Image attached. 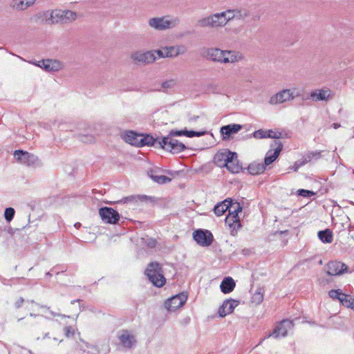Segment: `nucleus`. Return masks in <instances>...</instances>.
I'll return each mask as SVG.
<instances>
[{
	"label": "nucleus",
	"mask_w": 354,
	"mask_h": 354,
	"mask_svg": "<svg viewBox=\"0 0 354 354\" xmlns=\"http://www.w3.org/2000/svg\"><path fill=\"white\" fill-rule=\"evenodd\" d=\"M39 17H44L48 24H66L72 23L77 18L75 12L69 10L55 9L47 10L39 13Z\"/></svg>",
	"instance_id": "f257e3e1"
},
{
	"label": "nucleus",
	"mask_w": 354,
	"mask_h": 354,
	"mask_svg": "<svg viewBox=\"0 0 354 354\" xmlns=\"http://www.w3.org/2000/svg\"><path fill=\"white\" fill-rule=\"evenodd\" d=\"M149 26L156 30H166L178 26L180 19L178 17L165 15L163 17H153L148 21Z\"/></svg>",
	"instance_id": "f03ea898"
},
{
	"label": "nucleus",
	"mask_w": 354,
	"mask_h": 354,
	"mask_svg": "<svg viewBox=\"0 0 354 354\" xmlns=\"http://www.w3.org/2000/svg\"><path fill=\"white\" fill-rule=\"evenodd\" d=\"M145 274L149 280L156 287H162L166 279L162 274L160 265L157 262L150 263L145 270Z\"/></svg>",
	"instance_id": "7ed1b4c3"
},
{
	"label": "nucleus",
	"mask_w": 354,
	"mask_h": 354,
	"mask_svg": "<svg viewBox=\"0 0 354 354\" xmlns=\"http://www.w3.org/2000/svg\"><path fill=\"white\" fill-rule=\"evenodd\" d=\"M222 12L215 13L197 21V26L201 28H217L226 25V21Z\"/></svg>",
	"instance_id": "20e7f679"
},
{
	"label": "nucleus",
	"mask_w": 354,
	"mask_h": 354,
	"mask_svg": "<svg viewBox=\"0 0 354 354\" xmlns=\"http://www.w3.org/2000/svg\"><path fill=\"white\" fill-rule=\"evenodd\" d=\"M158 147L171 153H178L186 149L185 145L183 142L167 136L162 137L160 140H158Z\"/></svg>",
	"instance_id": "39448f33"
},
{
	"label": "nucleus",
	"mask_w": 354,
	"mask_h": 354,
	"mask_svg": "<svg viewBox=\"0 0 354 354\" xmlns=\"http://www.w3.org/2000/svg\"><path fill=\"white\" fill-rule=\"evenodd\" d=\"M14 156L17 161L27 166L37 167L40 165V160L38 157L28 151L18 149L15 151Z\"/></svg>",
	"instance_id": "423d86ee"
},
{
	"label": "nucleus",
	"mask_w": 354,
	"mask_h": 354,
	"mask_svg": "<svg viewBox=\"0 0 354 354\" xmlns=\"http://www.w3.org/2000/svg\"><path fill=\"white\" fill-rule=\"evenodd\" d=\"M329 276H339L348 272V266L339 261H330L325 267Z\"/></svg>",
	"instance_id": "0eeeda50"
},
{
	"label": "nucleus",
	"mask_w": 354,
	"mask_h": 354,
	"mask_svg": "<svg viewBox=\"0 0 354 354\" xmlns=\"http://www.w3.org/2000/svg\"><path fill=\"white\" fill-rule=\"evenodd\" d=\"M99 214L102 220L109 224H116L120 219L119 213L114 209L109 207H101Z\"/></svg>",
	"instance_id": "6e6552de"
},
{
	"label": "nucleus",
	"mask_w": 354,
	"mask_h": 354,
	"mask_svg": "<svg viewBox=\"0 0 354 354\" xmlns=\"http://www.w3.org/2000/svg\"><path fill=\"white\" fill-rule=\"evenodd\" d=\"M187 299V295L184 293H179L169 299L165 303V306L169 311H175L183 306Z\"/></svg>",
	"instance_id": "1a4fd4ad"
},
{
	"label": "nucleus",
	"mask_w": 354,
	"mask_h": 354,
	"mask_svg": "<svg viewBox=\"0 0 354 354\" xmlns=\"http://www.w3.org/2000/svg\"><path fill=\"white\" fill-rule=\"evenodd\" d=\"M194 240L200 245L207 247L213 241V235L209 230H197L193 233Z\"/></svg>",
	"instance_id": "9d476101"
},
{
	"label": "nucleus",
	"mask_w": 354,
	"mask_h": 354,
	"mask_svg": "<svg viewBox=\"0 0 354 354\" xmlns=\"http://www.w3.org/2000/svg\"><path fill=\"white\" fill-rule=\"evenodd\" d=\"M293 327V323L289 319H283L274 328L273 331L267 337L271 336L274 338L284 337L287 335L288 331Z\"/></svg>",
	"instance_id": "9b49d317"
},
{
	"label": "nucleus",
	"mask_w": 354,
	"mask_h": 354,
	"mask_svg": "<svg viewBox=\"0 0 354 354\" xmlns=\"http://www.w3.org/2000/svg\"><path fill=\"white\" fill-rule=\"evenodd\" d=\"M30 63L42 68L48 72H56L63 68V64L57 59H43L37 62H31Z\"/></svg>",
	"instance_id": "f8f14e48"
},
{
	"label": "nucleus",
	"mask_w": 354,
	"mask_h": 354,
	"mask_svg": "<svg viewBox=\"0 0 354 354\" xmlns=\"http://www.w3.org/2000/svg\"><path fill=\"white\" fill-rule=\"evenodd\" d=\"M333 97L332 91L329 88L316 89L310 93L309 97H303L304 100L310 99L313 101H328Z\"/></svg>",
	"instance_id": "ddd939ff"
},
{
	"label": "nucleus",
	"mask_w": 354,
	"mask_h": 354,
	"mask_svg": "<svg viewBox=\"0 0 354 354\" xmlns=\"http://www.w3.org/2000/svg\"><path fill=\"white\" fill-rule=\"evenodd\" d=\"M131 57L135 63H142L145 64L153 63L156 60V57L153 51H147L145 53L136 51L132 53Z\"/></svg>",
	"instance_id": "4468645a"
},
{
	"label": "nucleus",
	"mask_w": 354,
	"mask_h": 354,
	"mask_svg": "<svg viewBox=\"0 0 354 354\" xmlns=\"http://www.w3.org/2000/svg\"><path fill=\"white\" fill-rule=\"evenodd\" d=\"M235 156V152L229 150L217 152L214 156V163L219 167H225L226 165Z\"/></svg>",
	"instance_id": "2eb2a0df"
},
{
	"label": "nucleus",
	"mask_w": 354,
	"mask_h": 354,
	"mask_svg": "<svg viewBox=\"0 0 354 354\" xmlns=\"http://www.w3.org/2000/svg\"><path fill=\"white\" fill-rule=\"evenodd\" d=\"M239 301L235 299H226L218 308V315L221 317L232 313L234 308L239 305Z\"/></svg>",
	"instance_id": "dca6fc26"
},
{
	"label": "nucleus",
	"mask_w": 354,
	"mask_h": 354,
	"mask_svg": "<svg viewBox=\"0 0 354 354\" xmlns=\"http://www.w3.org/2000/svg\"><path fill=\"white\" fill-rule=\"evenodd\" d=\"M236 19L239 20H245L250 19L251 21H256L260 19L259 14H254L252 10L248 8H237L235 10Z\"/></svg>",
	"instance_id": "f3484780"
},
{
	"label": "nucleus",
	"mask_w": 354,
	"mask_h": 354,
	"mask_svg": "<svg viewBox=\"0 0 354 354\" xmlns=\"http://www.w3.org/2000/svg\"><path fill=\"white\" fill-rule=\"evenodd\" d=\"M291 93L290 89H283L275 95H272L269 100V103L272 105L282 104L290 101Z\"/></svg>",
	"instance_id": "a211bd4d"
},
{
	"label": "nucleus",
	"mask_w": 354,
	"mask_h": 354,
	"mask_svg": "<svg viewBox=\"0 0 354 354\" xmlns=\"http://www.w3.org/2000/svg\"><path fill=\"white\" fill-rule=\"evenodd\" d=\"M149 198L146 195H131L127 197H124L122 199L118 201V204H127L132 206H136L139 202H144Z\"/></svg>",
	"instance_id": "6ab92c4d"
},
{
	"label": "nucleus",
	"mask_w": 354,
	"mask_h": 354,
	"mask_svg": "<svg viewBox=\"0 0 354 354\" xmlns=\"http://www.w3.org/2000/svg\"><path fill=\"white\" fill-rule=\"evenodd\" d=\"M120 343L125 348H131L136 344L135 337L128 330H124L118 335Z\"/></svg>",
	"instance_id": "aec40b11"
},
{
	"label": "nucleus",
	"mask_w": 354,
	"mask_h": 354,
	"mask_svg": "<svg viewBox=\"0 0 354 354\" xmlns=\"http://www.w3.org/2000/svg\"><path fill=\"white\" fill-rule=\"evenodd\" d=\"M165 50V56L169 58H174L179 55H182L186 53L187 48L185 46H171L163 47Z\"/></svg>",
	"instance_id": "412c9836"
},
{
	"label": "nucleus",
	"mask_w": 354,
	"mask_h": 354,
	"mask_svg": "<svg viewBox=\"0 0 354 354\" xmlns=\"http://www.w3.org/2000/svg\"><path fill=\"white\" fill-rule=\"evenodd\" d=\"M243 126L239 124H230L223 126L221 128V133L223 136V139L228 138L232 134L236 133L241 130Z\"/></svg>",
	"instance_id": "4be33fe9"
},
{
	"label": "nucleus",
	"mask_w": 354,
	"mask_h": 354,
	"mask_svg": "<svg viewBox=\"0 0 354 354\" xmlns=\"http://www.w3.org/2000/svg\"><path fill=\"white\" fill-rule=\"evenodd\" d=\"M207 58L213 62L223 63V59L225 56V50L217 48H209L207 53Z\"/></svg>",
	"instance_id": "5701e85b"
},
{
	"label": "nucleus",
	"mask_w": 354,
	"mask_h": 354,
	"mask_svg": "<svg viewBox=\"0 0 354 354\" xmlns=\"http://www.w3.org/2000/svg\"><path fill=\"white\" fill-rule=\"evenodd\" d=\"M140 134L133 131H126L121 134V138L131 145L138 147Z\"/></svg>",
	"instance_id": "b1692460"
},
{
	"label": "nucleus",
	"mask_w": 354,
	"mask_h": 354,
	"mask_svg": "<svg viewBox=\"0 0 354 354\" xmlns=\"http://www.w3.org/2000/svg\"><path fill=\"white\" fill-rule=\"evenodd\" d=\"M158 140H160V138H154L152 136L149 134H140L138 147L155 146L156 147H158Z\"/></svg>",
	"instance_id": "393cba45"
},
{
	"label": "nucleus",
	"mask_w": 354,
	"mask_h": 354,
	"mask_svg": "<svg viewBox=\"0 0 354 354\" xmlns=\"http://www.w3.org/2000/svg\"><path fill=\"white\" fill-rule=\"evenodd\" d=\"M243 55L240 52L234 50H225V56L223 59V63H235L243 59Z\"/></svg>",
	"instance_id": "a878e982"
},
{
	"label": "nucleus",
	"mask_w": 354,
	"mask_h": 354,
	"mask_svg": "<svg viewBox=\"0 0 354 354\" xmlns=\"http://www.w3.org/2000/svg\"><path fill=\"white\" fill-rule=\"evenodd\" d=\"M36 0H12L10 7L16 10H24L32 6Z\"/></svg>",
	"instance_id": "bb28decb"
},
{
	"label": "nucleus",
	"mask_w": 354,
	"mask_h": 354,
	"mask_svg": "<svg viewBox=\"0 0 354 354\" xmlns=\"http://www.w3.org/2000/svg\"><path fill=\"white\" fill-rule=\"evenodd\" d=\"M282 147L283 146H282L281 143H279L277 148H276L274 150V151H272L270 150L268 151V153H266V156L265 157L264 163H263V165H265L266 167V166L272 163L277 158V157L280 154V152L282 149Z\"/></svg>",
	"instance_id": "cd10ccee"
},
{
	"label": "nucleus",
	"mask_w": 354,
	"mask_h": 354,
	"mask_svg": "<svg viewBox=\"0 0 354 354\" xmlns=\"http://www.w3.org/2000/svg\"><path fill=\"white\" fill-rule=\"evenodd\" d=\"M232 206V199H225L214 206V212L218 216H222Z\"/></svg>",
	"instance_id": "c85d7f7f"
},
{
	"label": "nucleus",
	"mask_w": 354,
	"mask_h": 354,
	"mask_svg": "<svg viewBox=\"0 0 354 354\" xmlns=\"http://www.w3.org/2000/svg\"><path fill=\"white\" fill-rule=\"evenodd\" d=\"M225 224L228 225L231 229V234L234 236L237 230L241 227V222L239 219L234 218L233 216L227 215L225 218Z\"/></svg>",
	"instance_id": "c756f323"
},
{
	"label": "nucleus",
	"mask_w": 354,
	"mask_h": 354,
	"mask_svg": "<svg viewBox=\"0 0 354 354\" xmlns=\"http://www.w3.org/2000/svg\"><path fill=\"white\" fill-rule=\"evenodd\" d=\"M235 285L234 279L232 277H228L224 278L222 281L220 285V288L223 293H230L234 289Z\"/></svg>",
	"instance_id": "7c9ffc66"
},
{
	"label": "nucleus",
	"mask_w": 354,
	"mask_h": 354,
	"mask_svg": "<svg viewBox=\"0 0 354 354\" xmlns=\"http://www.w3.org/2000/svg\"><path fill=\"white\" fill-rule=\"evenodd\" d=\"M225 167L232 174H237L240 171L241 169V166L239 164L237 154L236 152L235 156H233L231 160H229V162L226 165Z\"/></svg>",
	"instance_id": "2f4dec72"
},
{
	"label": "nucleus",
	"mask_w": 354,
	"mask_h": 354,
	"mask_svg": "<svg viewBox=\"0 0 354 354\" xmlns=\"http://www.w3.org/2000/svg\"><path fill=\"white\" fill-rule=\"evenodd\" d=\"M248 170L251 175H258L266 170V167L263 163L253 162L249 165Z\"/></svg>",
	"instance_id": "473e14b6"
},
{
	"label": "nucleus",
	"mask_w": 354,
	"mask_h": 354,
	"mask_svg": "<svg viewBox=\"0 0 354 354\" xmlns=\"http://www.w3.org/2000/svg\"><path fill=\"white\" fill-rule=\"evenodd\" d=\"M319 239L325 243H330L333 241V232L329 229L319 231L318 232Z\"/></svg>",
	"instance_id": "72a5a7b5"
},
{
	"label": "nucleus",
	"mask_w": 354,
	"mask_h": 354,
	"mask_svg": "<svg viewBox=\"0 0 354 354\" xmlns=\"http://www.w3.org/2000/svg\"><path fill=\"white\" fill-rule=\"evenodd\" d=\"M263 288L258 287L252 296L251 301L256 305L260 304L263 300Z\"/></svg>",
	"instance_id": "f704fd0d"
},
{
	"label": "nucleus",
	"mask_w": 354,
	"mask_h": 354,
	"mask_svg": "<svg viewBox=\"0 0 354 354\" xmlns=\"http://www.w3.org/2000/svg\"><path fill=\"white\" fill-rule=\"evenodd\" d=\"M228 210L229 213L227 215L233 216L234 218L239 219V213L242 211V206L239 203H233L232 201V206Z\"/></svg>",
	"instance_id": "c9c22d12"
},
{
	"label": "nucleus",
	"mask_w": 354,
	"mask_h": 354,
	"mask_svg": "<svg viewBox=\"0 0 354 354\" xmlns=\"http://www.w3.org/2000/svg\"><path fill=\"white\" fill-rule=\"evenodd\" d=\"M339 302L344 306L351 308L354 310V299L350 295L344 294L342 296Z\"/></svg>",
	"instance_id": "e433bc0d"
},
{
	"label": "nucleus",
	"mask_w": 354,
	"mask_h": 354,
	"mask_svg": "<svg viewBox=\"0 0 354 354\" xmlns=\"http://www.w3.org/2000/svg\"><path fill=\"white\" fill-rule=\"evenodd\" d=\"M150 178L157 183L165 184L171 180V179L164 175H153L151 174Z\"/></svg>",
	"instance_id": "4c0bfd02"
},
{
	"label": "nucleus",
	"mask_w": 354,
	"mask_h": 354,
	"mask_svg": "<svg viewBox=\"0 0 354 354\" xmlns=\"http://www.w3.org/2000/svg\"><path fill=\"white\" fill-rule=\"evenodd\" d=\"M235 10L236 9H229L222 12L223 17L225 18V21H226V24H227L228 21L234 19H236Z\"/></svg>",
	"instance_id": "58836bf2"
},
{
	"label": "nucleus",
	"mask_w": 354,
	"mask_h": 354,
	"mask_svg": "<svg viewBox=\"0 0 354 354\" xmlns=\"http://www.w3.org/2000/svg\"><path fill=\"white\" fill-rule=\"evenodd\" d=\"M310 161V158L309 156H305L304 159L298 160L295 162L294 165L292 166V169L297 171L301 166L304 165L307 162Z\"/></svg>",
	"instance_id": "ea45409f"
},
{
	"label": "nucleus",
	"mask_w": 354,
	"mask_h": 354,
	"mask_svg": "<svg viewBox=\"0 0 354 354\" xmlns=\"http://www.w3.org/2000/svg\"><path fill=\"white\" fill-rule=\"evenodd\" d=\"M26 301H27V302H28V303L30 302V303H31V304H35L37 306H39L41 308H42V309H45V310H46L49 311V313H50L52 316H53V317H55V316H59V317H66V315H62V314H60V313H55V312H53V311L50 310V307H48V306H47L40 305V304H37V303H35L33 300H30H30H27Z\"/></svg>",
	"instance_id": "a19ab883"
},
{
	"label": "nucleus",
	"mask_w": 354,
	"mask_h": 354,
	"mask_svg": "<svg viewBox=\"0 0 354 354\" xmlns=\"http://www.w3.org/2000/svg\"><path fill=\"white\" fill-rule=\"evenodd\" d=\"M15 210L14 209V208H12V207L6 208L5 212H4L5 219L8 223L10 222L13 219V218L15 216Z\"/></svg>",
	"instance_id": "79ce46f5"
},
{
	"label": "nucleus",
	"mask_w": 354,
	"mask_h": 354,
	"mask_svg": "<svg viewBox=\"0 0 354 354\" xmlns=\"http://www.w3.org/2000/svg\"><path fill=\"white\" fill-rule=\"evenodd\" d=\"M341 290L337 289V290H330L328 292L329 297L333 299H338L340 300L342 296L344 295Z\"/></svg>",
	"instance_id": "37998d69"
},
{
	"label": "nucleus",
	"mask_w": 354,
	"mask_h": 354,
	"mask_svg": "<svg viewBox=\"0 0 354 354\" xmlns=\"http://www.w3.org/2000/svg\"><path fill=\"white\" fill-rule=\"evenodd\" d=\"M206 133V131H195L193 130L188 131L185 129V136L189 138H193V137H200Z\"/></svg>",
	"instance_id": "c03bdc74"
},
{
	"label": "nucleus",
	"mask_w": 354,
	"mask_h": 354,
	"mask_svg": "<svg viewBox=\"0 0 354 354\" xmlns=\"http://www.w3.org/2000/svg\"><path fill=\"white\" fill-rule=\"evenodd\" d=\"M253 136H254V138H255L257 139H262V138H268V136H270V135L268 133V131H263L262 129H259V130L255 131L253 133Z\"/></svg>",
	"instance_id": "a18cd8bd"
},
{
	"label": "nucleus",
	"mask_w": 354,
	"mask_h": 354,
	"mask_svg": "<svg viewBox=\"0 0 354 354\" xmlns=\"http://www.w3.org/2000/svg\"><path fill=\"white\" fill-rule=\"evenodd\" d=\"M297 194L304 197H310L315 195V193L312 191L307 189H300L297 191Z\"/></svg>",
	"instance_id": "49530a36"
},
{
	"label": "nucleus",
	"mask_w": 354,
	"mask_h": 354,
	"mask_svg": "<svg viewBox=\"0 0 354 354\" xmlns=\"http://www.w3.org/2000/svg\"><path fill=\"white\" fill-rule=\"evenodd\" d=\"M64 331L66 337H73L75 332V328L72 326L64 327Z\"/></svg>",
	"instance_id": "de8ad7c7"
},
{
	"label": "nucleus",
	"mask_w": 354,
	"mask_h": 354,
	"mask_svg": "<svg viewBox=\"0 0 354 354\" xmlns=\"http://www.w3.org/2000/svg\"><path fill=\"white\" fill-rule=\"evenodd\" d=\"M185 136V130H171L167 136L174 138V136Z\"/></svg>",
	"instance_id": "09e8293b"
},
{
	"label": "nucleus",
	"mask_w": 354,
	"mask_h": 354,
	"mask_svg": "<svg viewBox=\"0 0 354 354\" xmlns=\"http://www.w3.org/2000/svg\"><path fill=\"white\" fill-rule=\"evenodd\" d=\"M145 244L149 248H153L156 246L157 241L154 239L147 238Z\"/></svg>",
	"instance_id": "8fccbe9b"
},
{
	"label": "nucleus",
	"mask_w": 354,
	"mask_h": 354,
	"mask_svg": "<svg viewBox=\"0 0 354 354\" xmlns=\"http://www.w3.org/2000/svg\"><path fill=\"white\" fill-rule=\"evenodd\" d=\"M306 156H309L310 158V160H312V158L313 157H315V158H319L320 156H321V151H310V152H308Z\"/></svg>",
	"instance_id": "3c124183"
},
{
	"label": "nucleus",
	"mask_w": 354,
	"mask_h": 354,
	"mask_svg": "<svg viewBox=\"0 0 354 354\" xmlns=\"http://www.w3.org/2000/svg\"><path fill=\"white\" fill-rule=\"evenodd\" d=\"M268 133L270 135V136H268V138H280L281 137V133L280 132H274L272 130H270L268 131Z\"/></svg>",
	"instance_id": "603ef678"
},
{
	"label": "nucleus",
	"mask_w": 354,
	"mask_h": 354,
	"mask_svg": "<svg viewBox=\"0 0 354 354\" xmlns=\"http://www.w3.org/2000/svg\"><path fill=\"white\" fill-rule=\"evenodd\" d=\"M290 93H291V95H292L290 97V100H294L296 97L300 96V93L296 88L290 89Z\"/></svg>",
	"instance_id": "864d4df0"
},
{
	"label": "nucleus",
	"mask_w": 354,
	"mask_h": 354,
	"mask_svg": "<svg viewBox=\"0 0 354 354\" xmlns=\"http://www.w3.org/2000/svg\"><path fill=\"white\" fill-rule=\"evenodd\" d=\"M80 139L84 142H92L94 140V138L91 136H82Z\"/></svg>",
	"instance_id": "5fc2aeb1"
},
{
	"label": "nucleus",
	"mask_w": 354,
	"mask_h": 354,
	"mask_svg": "<svg viewBox=\"0 0 354 354\" xmlns=\"http://www.w3.org/2000/svg\"><path fill=\"white\" fill-rule=\"evenodd\" d=\"M25 301L23 297H19L17 301L15 303V307L17 309L20 308L22 306V304Z\"/></svg>",
	"instance_id": "6e6d98bb"
},
{
	"label": "nucleus",
	"mask_w": 354,
	"mask_h": 354,
	"mask_svg": "<svg viewBox=\"0 0 354 354\" xmlns=\"http://www.w3.org/2000/svg\"><path fill=\"white\" fill-rule=\"evenodd\" d=\"M153 53H156L159 57L166 58V56H165V53L164 48H162V49L156 50Z\"/></svg>",
	"instance_id": "4d7b16f0"
},
{
	"label": "nucleus",
	"mask_w": 354,
	"mask_h": 354,
	"mask_svg": "<svg viewBox=\"0 0 354 354\" xmlns=\"http://www.w3.org/2000/svg\"><path fill=\"white\" fill-rule=\"evenodd\" d=\"M90 348L91 350V352L92 354H100V351L95 346H92L90 347ZM88 353H90V351H88Z\"/></svg>",
	"instance_id": "13d9d810"
},
{
	"label": "nucleus",
	"mask_w": 354,
	"mask_h": 354,
	"mask_svg": "<svg viewBox=\"0 0 354 354\" xmlns=\"http://www.w3.org/2000/svg\"><path fill=\"white\" fill-rule=\"evenodd\" d=\"M173 83L172 80L165 82L162 83L163 88H168Z\"/></svg>",
	"instance_id": "bf43d9fd"
},
{
	"label": "nucleus",
	"mask_w": 354,
	"mask_h": 354,
	"mask_svg": "<svg viewBox=\"0 0 354 354\" xmlns=\"http://www.w3.org/2000/svg\"><path fill=\"white\" fill-rule=\"evenodd\" d=\"M340 126H341V125H340V124H339V123H333V124H332V125H331V127H333V128H334V129H337L339 128V127H340Z\"/></svg>",
	"instance_id": "052dcab7"
},
{
	"label": "nucleus",
	"mask_w": 354,
	"mask_h": 354,
	"mask_svg": "<svg viewBox=\"0 0 354 354\" xmlns=\"http://www.w3.org/2000/svg\"><path fill=\"white\" fill-rule=\"evenodd\" d=\"M74 226H75V228L78 229V228L80 227L81 223H75Z\"/></svg>",
	"instance_id": "680f3d73"
},
{
	"label": "nucleus",
	"mask_w": 354,
	"mask_h": 354,
	"mask_svg": "<svg viewBox=\"0 0 354 354\" xmlns=\"http://www.w3.org/2000/svg\"><path fill=\"white\" fill-rule=\"evenodd\" d=\"M80 301V299L73 300V301H71V304H74L75 302Z\"/></svg>",
	"instance_id": "e2e57ef3"
},
{
	"label": "nucleus",
	"mask_w": 354,
	"mask_h": 354,
	"mask_svg": "<svg viewBox=\"0 0 354 354\" xmlns=\"http://www.w3.org/2000/svg\"><path fill=\"white\" fill-rule=\"evenodd\" d=\"M30 317H37V315H36V314H33V313H30Z\"/></svg>",
	"instance_id": "0e129e2a"
},
{
	"label": "nucleus",
	"mask_w": 354,
	"mask_h": 354,
	"mask_svg": "<svg viewBox=\"0 0 354 354\" xmlns=\"http://www.w3.org/2000/svg\"><path fill=\"white\" fill-rule=\"evenodd\" d=\"M46 274H47L48 276H51V274H50V272H47V273H46Z\"/></svg>",
	"instance_id": "69168bd1"
},
{
	"label": "nucleus",
	"mask_w": 354,
	"mask_h": 354,
	"mask_svg": "<svg viewBox=\"0 0 354 354\" xmlns=\"http://www.w3.org/2000/svg\"><path fill=\"white\" fill-rule=\"evenodd\" d=\"M319 264H322V261H319Z\"/></svg>",
	"instance_id": "338daca9"
}]
</instances>
